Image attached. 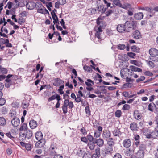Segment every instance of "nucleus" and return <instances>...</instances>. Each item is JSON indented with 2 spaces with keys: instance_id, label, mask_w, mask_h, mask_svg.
<instances>
[{
  "instance_id": "1",
  "label": "nucleus",
  "mask_w": 158,
  "mask_h": 158,
  "mask_svg": "<svg viewBox=\"0 0 158 158\" xmlns=\"http://www.w3.org/2000/svg\"><path fill=\"white\" fill-rule=\"evenodd\" d=\"M91 137V139L89 147V149L91 150H92L94 149L95 147V144L99 147H102L103 145L104 141L102 139L95 138L93 137L92 135Z\"/></svg>"
},
{
  "instance_id": "2",
  "label": "nucleus",
  "mask_w": 158,
  "mask_h": 158,
  "mask_svg": "<svg viewBox=\"0 0 158 158\" xmlns=\"http://www.w3.org/2000/svg\"><path fill=\"white\" fill-rule=\"evenodd\" d=\"M125 32H130L132 30H135L137 28V23L136 21H127L124 23Z\"/></svg>"
},
{
  "instance_id": "3",
  "label": "nucleus",
  "mask_w": 158,
  "mask_h": 158,
  "mask_svg": "<svg viewBox=\"0 0 158 158\" xmlns=\"http://www.w3.org/2000/svg\"><path fill=\"white\" fill-rule=\"evenodd\" d=\"M92 135H91L90 133H89L87 135L86 137H82L81 138V140L84 142L85 143H88V146L89 148L90 146V144L91 140Z\"/></svg>"
},
{
  "instance_id": "4",
  "label": "nucleus",
  "mask_w": 158,
  "mask_h": 158,
  "mask_svg": "<svg viewBox=\"0 0 158 158\" xmlns=\"http://www.w3.org/2000/svg\"><path fill=\"white\" fill-rule=\"evenodd\" d=\"M96 8L97 13L100 14L101 15L105 13L107 10V8H105V6L103 4L97 5Z\"/></svg>"
},
{
  "instance_id": "5",
  "label": "nucleus",
  "mask_w": 158,
  "mask_h": 158,
  "mask_svg": "<svg viewBox=\"0 0 158 158\" xmlns=\"http://www.w3.org/2000/svg\"><path fill=\"white\" fill-rule=\"evenodd\" d=\"M96 128H97L98 129L94 130V136L93 137L95 138H98L100 136L103 128L101 126H97Z\"/></svg>"
},
{
  "instance_id": "6",
  "label": "nucleus",
  "mask_w": 158,
  "mask_h": 158,
  "mask_svg": "<svg viewBox=\"0 0 158 158\" xmlns=\"http://www.w3.org/2000/svg\"><path fill=\"white\" fill-rule=\"evenodd\" d=\"M132 144V142L131 139L128 138L124 139L123 142L122 144L124 148H129Z\"/></svg>"
},
{
  "instance_id": "7",
  "label": "nucleus",
  "mask_w": 158,
  "mask_h": 158,
  "mask_svg": "<svg viewBox=\"0 0 158 158\" xmlns=\"http://www.w3.org/2000/svg\"><path fill=\"white\" fill-rule=\"evenodd\" d=\"M69 103V99H65L64 102V104L62 106L63 113L64 114H66L68 112V106Z\"/></svg>"
},
{
  "instance_id": "8",
  "label": "nucleus",
  "mask_w": 158,
  "mask_h": 158,
  "mask_svg": "<svg viewBox=\"0 0 158 158\" xmlns=\"http://www.w3.org/2000/svg\"><path fill=\"white\" fill-rule=\"evenodd\" d=\"M57 149L56 146L52 144L49 149V153L51 156L54 155L56 154V150Z\"/></svg>"
},
{
  "instance_id": "9",
  "label": "nucleus",
  "mask_w": 158,
  "mask_h": 158,
  "mask_svg": "<svg viewBox=\"0 0 158 158\" xmlns=\"http://www.w3.org/2000/svg\"><path fill=\"white\" fill-rule=\"evenodd\" d=\"M149 52L150 55L152 57H155L158 56V50L155 48H151Z\"/></svg>"
},
{
  "instance_id": "10",
  "label": "nucleus",
  "mask_w": 158,
  "mask_h": 158,
  "mask_svg": "<svg viewBox=\"0 0 158 158\" xmlns=\"http://www.w3.org/2000/svg\"><path fill=\"white\" fill-rule=\"evenodd\" d=\"M132 33V37L135 40L140 39L142 38L141 33L138 30H135Z\"/></svg>"
},
{
  "instance_id": "11",
  "label": "nucleus",
  "mask_w": 158,
  "mask_h": 158,
  "mask_svg": "<svg viewBox=\"0 0 158 158\" xmlns=\"http://www.w3.org/2000/svg\"><path fill=\"white\" fill-rule=\"evenodd\" d=\"M46 141L45 139L38 140L35 143V147L37 148H43L45 144Z\"/></svg>"
},
{
  "instance_id": "12",
  "label": "nucleus",
  "mask_w": 158,
  "mask_h": 158,
  "mask_svg": "<svg viewBox=\"0 0 158 158\" xmlns=\"http://www.w3.org/2000/svg\"><path fill=\"white\" fill-rule=\"evenodd\" d=\"M111 134L110 131L105 130L103 132L102 136L104 139L107 140L111 136Z\"/></svg>"
},
{
  "instance_id": "13",
  "label": "nucleus",
  "mask_w": 158,
  "mask_h": 158,
  "mask_svg": "<svg viewBox=\"0 0 158 158\" xmlns=\"http://www.w3.org/2000/svg\"><path fill=\"white\" fill-rule=\"evenodd\" d=\"M125 26H124V24H118L117 27L116 29L117 31L120 33H126L125 30Z\"/></svg>"
},
{
  "instance_id": "14",
  "label": "nucleus",
  "mask_w": 158,
  "mask_h": 158,
  "mask_svg": "<svg viewBox=\"0 0 158 158\" xmlns=\"http://www.w3.org/2000/svg\"><path fill=\"white\" fill-rule=\"evenodd\" d=\"M130 128L131 130L133 131H137L139 129V127L138 126L137 124L134 122L130 124Z\"/></svg>"
},
{
  "instance_id": "15",
  "label": "nucleus",
  "mask_w": 158,
  "mask_h": 158,
  "mask_svg": "<svg viewBox=\"0 0 158 158\" xmlns=\"http://www.w3.org/2000/svg\"><path fill=\"white\" fill-rule=\"evenodd\" d=\"M19 119L17 117L13 118L11 121V124L14 127H17L20 123Z\"/></svg>"
},
{
  "instance_id": "16",
  "label": "nucleus",
  "mask_w": 158,
  "mask_h": 158,
  "mask_svg": "<svg viewBox=\"0 0 158 158\" xmlns=\"http://www.w3.org/2000/svg\"><path fill=\"white\" fill-rule=\"evenodd\" d=\"M144 16L142 12L137 13L134 14V18L136 20H141L142 19Z\"/></svg>"
},
{
  "instance_id": "17",
  "label": "nucleus",
  "mask_w": 158,
  "mask_h": 158,
  "mask_svg": "<svg viewBox=\"0 0 158 158\" xmlns=\"http://www.w3.org/2000/svg\"><path fill=\"white\" fill-rule=\"evenodd\" d=\"M55 83L53 84V85L56 86H58L62 84H64V82L60 78H56L54 79Z\"/></svg>"
},
{
  "instance_id": "18",
  "label": "nucleus",
  "mask_w": 158,
  "mask_h": 158,
  "mask_svg": "<svg viewBox=\"0 0 158 158\" xmlns=\"http://www.w3.org/2000/svg\"><path fill=\"white\" fill-rule=\"evenodd\" d=\"M35 137L36 140L45 139L43 138V135L41 131H37L35 134Z\"/></svg>"
},
{
  "instance_id": "19",
  "label": "nucleus",
  "mask_w": 158,
  "mask_h": 158,
  "mask_svg": "<svg viewBox=\"0 0 158 158\" xmlns=\"http://www.w3.org/2000/svg\"><path fill=\"white\" fill-rule=\"evenodd\" d=\"M29 125L30 128L32 129L36 128L37 126V122L34 120H31L30 121Z\"/></svg>"
},
{
  "instance_id": "20",
  "label": "nucleus",
  "mask_w": 158,
  "mask_h": 158,
  "mask_svg": "<svg viewBox=\"0 0 158 158\" xmlns=\"http://www.w3.org/2000/svg\"><path fill=\"white\" fill-rule=\"evenodd\" d=\"M113 133L114 136L120 137L122 135V132L120 131V129L117 128L113 132Z\"/></svg>"
},
{
  "instance_id": "21",
  "label": "nucleus",
  "mask_w": 158,
  "mask_h": 158,
  "mask_svg": "<svg viewBox=\"0 0 158 158\" xmlns=\"http://www.w3.org/2000/svg\"><path fill=\"white\" fill-rule=\"evenodd\" d=\"M129 68L132 71L138 72H142L141 69L133 65L130 66Z\"/></svg>"
},
{
  "instance_id": "22",
  "label": "nucleus",
  "mask_w": 158,
  "mask_h": 158,
  "mask_svg": "<svg viewBox=\"0 0 158 158\" xmlns=\"http://www.w3.org/2000/svg\"><path fill=\"white\" fill-rule=\"evenodd\" d=\"M25 131L26 132L25 133V135H26L27 138V139H31L33 135L32 131L28 129Z\"/></svg>"
},
{
  "instance_id": "23",
  "label": "nucleus",
  "mask_w": 158,
  "mask_h": 158,
  "mask_svg": "<svg viewBox=\"0 0 158 158\" xmlns=\"http://www.w3.org/2000/svg\"><path fill=\"white\" fill-rule=\"evenodd\" d=\"M146 149V146L145 144L141 143L139 144V147L138 151L139 152H145V151Z\"/></svg>"
},
{
  "instance_id": "24",
  "label": "nucleus",
  "mask_w": 158,
  "mask_h": 158,
  "mask_svg": "<svg viewBox=\"0 0 158 158\" xmlns=\"http://www.w3.org/2000/svg\"><path fill=\"white\" fill-rule=\"evenodd\" d=\"M138 8L139 10H146L150 13H152L153 11V9L147 7H139Z\"/></svg>"
},
{
  "instance_id": "25",
  "label": "nucleus",
  "mask_w": 158,
  "mask_h": 158,
  "mask_svg": "<svg viewBox=\"0 0 158 158\" xmlns=\"http://www.w3.org/2000/svg\"><path fill=\"white\" fill-rule=\"evenodd\" d=\"M131 51L134 52L139 53L140 52V48L137 47L136 45L132 46L131 48Z\"/></svg>"
},
{
  "instance_id": "26",
  "label": "nucleus",
  "mask_w": 158,
  "mask_h": 158,
  "mask_svg": "<svg viewBox=\"0 0 158 158\" xmlns=\"http://www.w3.org/2000/svg\"><path fill=\"white\" fill-rule=\"evenodd\" d=\"M27 138L25 133H20L19 134V139L20 141H24L26 140Z\"/></svg>"
},
{
  "instance_id": "27",
  "label": "nucleus",
  "mask_w": 158,
  "mask_h": 158,
  "mask_svg": "<svg viewBox=\"0 0 158 158\" xmlns=\"http://www.w3.org/2000/svg\"><path fill=\"white\" fill-rule=\"evenodd\" d=\"M113 151V148L112 146H109L107 147L106 148L105 152L106 154H111Z\"/></svg>"
},
{
  "instance_id": "28",
  "label": "nucleus",
  "mask_w": 158,
  "mask_h": 158,
  "mask_svg": "<svg viewBox=\"0 0 158 158\" xmlns=\"http://www.w3.org/2000/svg\"><path fill=\"white\" fill-rule=\"evenodd\" d=\"M138 112L139 111L137 110H136L134 111L133 116L134 118L135 119H138L140 118V115Z\"/></svg>"
},
{
  "instance_id": "29",
  "label": "nucleus",
  "mask_w": 158,
  "mask_h": 158,
  "mask_svg": "<svg viewBox=\"0 0 158 158\" xmlns=\"http://www.w3.org/2000/svg\"><path fill=\"white\" fill-rule=\"evenodd\" d=\"M22 106L23 108L26 109L29 106V103L26 100H24L22 102Z\"/></svg>"
},
{
  "instance_id": "30",
  "label": "nucleus",
  "mask_w": 158,
  "mask_h": 158,
  "mask_svg": "<svg viewBox=\"0 0 158 158\" xmlns=\"http://www.w3.org/2000/svg\"><path fill=\"white\" fill-rule=\"evenodd\" d=\"M54 35H55L56 36H57L59 35L60 34L57 31H54L53 33L52 34L49 33L48 35L49 39L52 40L53 38L54 37L53 36Z\"/></svg>"
},
{
  "instance_id": "31",
  "label": "nucleus",
  "mask_w": 158,
  "mask_h": 158,
  "mask_svg": "<svg viewBox=\"0 0 158 158\" xmlns=\"http://www.w3.org/2000/svg\"><path fill=\"white\" fill-rule=\"evenodd\" d=\"M121 7L126 10L128 9L131 10L132 9L131 5L128 3H126V4L122 5V6Z\"/></svg>"
},
{
  "instance_id": "32",
  "label": "nucleus",
  "mask_w": 158,
  "mask_h": 158,
  "mask_svg": "<svg viewBox=\"0 0 158 158\" xmlns=\"http://www.w3.org/2000/svg\"><path fill=\"white\" fill-rule=\"evenodd\" d=\"M143 134L146 137L147 139L152 138L151 132H149L148 131H145L143 132Z\"/></svg>"
},
{
  "instance_id": "33",
  "label": "nucleus",
  "mask_w": 158,
  "mask_h": 158,
  "mask_svg": "<svg viewBox=\"0 0 158 158\" xmlns=\"http://www.w3.org/2000/svg\"><path fill=\"white\" fill-rule=\"evenodd\" d=\"M6 135L9 138L13 140L15 143H16V139L14 137L12 136L10 132L6 133Z\"/></svg>"
},
{
  "instance_id": "34",
  "label": "nucleus",
  "mask_w": 158,
  "mask_h": 158,
  "mask_svg": "<svg viewBox=\"0 0 158 158\" xmlns=\"http://www.w3.org/2000/svg\"><path fill=\"white\" fill-rule=\"evenodd\" d=\"M145 152H139L138 151L136 153V156L137 158H143Z\"/></svg>"
},
{
  "instance_id": "35",
  "label": "nucleus",
  "mask_w": 158,
  "mask_h": 158,
  "mask_svg": "<svg viewBox=\"0 0 158 158\" xmlns=\"http://www.w3.org/2000/svg\"><path fill=\"white\" fill-rule=\"evenodd\" d=\"M27 130V125L25 123H23L19 129V130L20 131H25Z\"/></svg>"
},
{
  "instance_id": "36",
  "label": "nucleus",
  "mask_w": 158,
  "mask_h": 158,
  "mask_svg": "<svg viewBox=\"0 0 158 158\" xmlns=\"http://www.w3.org/2000/svg\"><path fill=\"white\" fill-rule=\"evenodd\" d=\"M7 113V109L5 106L2 107L0 109V113L3 115H5Z\"/></svg>"
},
{
  "instance_id": "37",
  "label": "nucleus",
  "mask_w": 158,
  "mask_h": 158,
  "mask_svg": "<svg viewBox=\"0 0 158 158\" xmlns=\"http://www.w3.org/2000/svg\"><path fill=\"white\" fill-rule=\"evenodd\" d=\"M77 97H76L75 99V101L77 103L81 102V103L83 105V100L80 97L79 94H77Z\"/></svg>"
},
{
  "instance_id": "38",
  "label": "nucleus",
  "mask_w": 158,
  "mask_h": 158,
  "mask_svg": "<svg viewBox=\"0 0 158 158\" xmlns=\"http://www.w3.org/2000/svg\"><path fill=\"white\" fill-rule=\"evenodd\" d=\"M92 67H90L87 65H84L83 66V69L85 71H87L88 72L91 73L93 71L92 69Z\"/></svg>"
},
{
  "instance_id": "39",
  "label": "nucleus",
  "mask_w": 158,
  "mask_h": 158,
  "mask_svg": "<svg viewBox=\"0 0 158 158\" xmlns=\"http://www.w3.org/2000/svg\"><path fill=\"white\" fill-rule=\"evenodd\" d=\"M152 138L153 139H156L157 137L158 136V131L155 129V130L152 131L151 132Z\"/></svg>"
},
{
  "instance_id": "40",
  "label": "nucleus",
  "mask_w": 158,
  "mask_h": 158,
  "mask_svg": "<svg viewBox=\"0 0 158 158\" xmlns=\"http://www.w3.org/2000/svg\"><path fill=\"white\" fill-rule=\"evenodd\" d=\"M156 108V106L154 103H150L148 106V110L151 111L152 112L154 108Z\"/></svg>"
},
{
  "instance_id": "41",
  "label": "nucleus",
  "mask_w": 158,
  "mask_h": 158,
  "mask_svg": "<svg viewBox=\"0 0 158 158\" xmlns=\"http://www.w3.org/2000/svg\"><path fill=\"white\" fill-rule=\"evenodd\" d=\"M112 5H115L120 7L122 6V4L120 2V0H114L113 1Z\"/></svg>"
},
{
  "instance_id": "42",
  "label": "nucleus",
  "mask_w": 158,
  "mask_h": 158,
  "mask_svg": "<svg viewBox=\"0 0 158 158\" xmlns=\"http://www.w3.org/2000/svg\"><path fill=\"white\" fill-rule=\"evenodd\" d=\"M35 7L37 9H40L41 8H45L44 6L40 2H37L35 4Z\"/></svg>"
},
{
  "instance_id": "43",
  "label": "nucleus",
  "mask_w": 158,
  "mask_h": 158,
  "mask_svg": "<svg viewBox=\"0 0 158 158\" xmlns=\"http://www.w3.org/2000/svg\"><path fill=\"white\" fill-rule=\"evenodd\" d=\"M6 124V119L3 117H0V125L4 126Z\"/></svg>"
},
{
  "instance_id": "44",
  "label": "nucleus",
  "mask_w": 158,
  "mask_h": 158,
  "mask_svg": "<svg viewBox=\"0 0 158 158\" xmlns=\"http://www.w3.org/2000/svg\"><path fill=\"white\" fill-rule=\"evenodd\" d=\"M0 71L3 74H6L7 73L8 70L5 68H2L0 65Z\"/></svg>"
},
{
  "instance_id": "45",
  "label": "nucleus",
  "mask_w": 158,
  "mask_h": 158,
  "mask_svg": "<svg viewBox=\"0 0 158 158\" xmlns=\"http://www.w3.org/2000/svg\"><path fill=\"white\" fill-rule=\"evenodd\" d=\"M132 84L131 83L129 82L127 83L124 84L123 85V88H131L132 87Z\"/></svg>"
},
{
  "instance_id": "46",
  "label": "nucleus",
  "mask_w": 158,
  "mask_h": 158,
  "mask_svg": "<svg viewBox=\"0 0 158 158\" xmlns=\"http://www.w3.org/2000/svg\"><path fill=\"white\" fill-rule=\"evenodd\" d=\"M92 155L89 152L87 153L85 152L84 153L82 158H92Z\"/></svg>"
},
{
  "instance_id": "47",
  "label": "nucleus",
  "mask_w": 158,
  "mask_h": 158,
  "mask_svg": "<svg viewBox=\"0 0 158 158\" xmlns=\"http://www.w3.org/2000/svg\"><path fill=\"white\" fill-rule=\"evenodd\" d=\"M113 9H109L107 11H106L105 14L106 17L109 16L112 13L114 12V10H113Z\"/></svg>"
},
{
  "instance_id": "48",
  "label": "nucleus",
  "mask_w": 158,
  "mask_h": 158,
  "mask_svg": "<svg viewBox=\"0 0 158 158\" xmlns=\"http://www.w3.org/2000/svg\"><path fill=\"white\" fill-rule=\"evenodd\" d=\"M85 111L86 114L88 115V117H89L90 115L91 111L89 109V105H88V106H87L85 108Z\"/></svg>"
},
{
  "instance_id": "49",
  "label": "nucleus",
  "mask_w": 158,
  "mask_h": 158,
  "mask_svg": "<svg viewBox=\"0 0 158 158\" xmlns=\"http://www.w3.org/2000/svg\"><path fill=\"white\" fill-rule=\"evenodd\" d=\"M117 48L120 50H123L126 48V46L125 44H119L117 45Z\"/></svg>"
},
{
  "instance_id": "50",
  "label": "nucleus",
  "mask_w": 158,
  "mask_h": 158,
  "mask_svg": "<svg viewBox=\"0 0 158 158\" xmlns=\"http://www.w3.org/2000/svg\"><path fill=\"white\" fill-rule=\"evenodd\" d=\"M115 115L116 117L119 118L121 116L122 113L120 110H117L115 112Z\"/></svg>"
},
{
  "instance_id": "51",
  "label": "nucleus",
  "mask_w": 158,
  "mask_h": 158,
  "mask_svg": "<svg viewBox=\"0 0 158 158\" xmlns=\"http://www.w3.org/2000/svg\"><path fill=\"white\" fill-rule=\"evenodd\" d=\"M133 153V150L130 148L127 149L125 152V154L127 156H130Z\"/></svg>"
},
{
  "instance_id": "52",
  "label": "nucleus",
  "mask_w": 158,
  "mask_h": 158,
  "mask_svg": "<svg viewBox=\"0 0 158 158\" xmlns=\"http://www.w3.org/2000/svg\"><path fill=\"white\" fill-rule=\"evenodd\" d=\"M130 108V106L129 104H125L122 108V110H129Z\"/></svg>"
},
{
  "instance_id": "53",
  "label": "nucleus",
  "mask_w": 158,
  "mask_h": 158,
  "mask_svg": "<svg viewBox=\"0 0 158 158\" xmlns=\"http://www.w3.org/2000/svg\"><path fill=\"white\" fill-rule=\"evenodd\" d=\"M127 54L129 57L132 58H135V57L136 56L135 53L131 52H127Z\"/></svg>"
},
{
  "instance_id": "54",
  "label": "nucleus",
  "mask_w": 158,
  "mask_h": 158,
  "mask_svg": "<svg viewBox=\"0 0 158 158\" xmlns=\"http://www.w3.org/2000/svg\"><path fill=\"white\" fill-rule=\"evenodd\" d=\"M111 3H109V2H108L107 4H106V7H105V8H107V9L108 8H109V7H110V8L111 9H117V8H116V6L114 5H113V6H111Z\"/></svg>"
},
{
  "instance_id": "55",
  "label": "nucleus",
  "mask_w": 158,
  "mask_h": 158,
  "mask_svg": "<svg viewBox=\"0 0 158 158\" xmlns=\"http://www.w3.org/2000/svg\"><path fill=\"white\" fill-rule=\"evenodd\" d=\"M83 151L81 148L78 149L77 155L79 156H81L83 153Z\"/></svg>"
},
{
  "instance_id": "56",
  "label": "nucleus",
  "mask_w": 158,
  "mask_h": 158,
  "mask_svg": "<svg viewBox=\"0 0 158 158\" xmlns=\"http://www.w3.org/2000/svg\"><path fill=\"white\" fill-rule=\"evenodd\" d=\"M52 17L53 20V23L54 24H55L56 23L58 22L59 20L57 15H56V17L53 16H52Z\"/></svg>"
},
{
  "instance_id": "57",
  "label": "nucleus",
  "mask_w": 158,
  "mask_h": 158,
  "mask_svg": "<svg viewBox=\"0 0 158 158\" xmlns=\"http://www.w3.org/2000/svg\"><path fill=\"white\" fill-rule=\"evenodd\" d=\"M6 102V100L3 98H0V106H2L4 105Z\"/></svg>"
},
{
  "instance_id": "58",
  "label": "nucleus",
  "mask_w": 158,
  "mask_h": 158,
  "mask_svg": "<svg viewBox=\"0 0 158 158\" xmlns=\"http://www.w3.org/2000/svg\"><path fill=\"white\" fill-rule=\"evenodd\" d=\"M25 148L27 151H31L32 148L31 145V144L27 143L26 144Z\"/></svg>"
},
{
  "instance_id": "59",
  "label": "nucleus",
  "mask_w": 158,
  "mask_h": 158,
  "mask_svg": "<svg viewBox=\"0 0 158 158\" xmlns=\"http://www.w3.org/2000/svg\"><path fill=\"white\" fill-rule=\"evenodd\" d=\"M12 106L13 107L18 108L19 106V104L18 102H14L12 103Z\"/></svg>"
},
{
  "instance_id": "60",
  "label": "nucleus",
  "mask_w": 158,
  "mask_h": 158,
  "mask_svg": "<svg viewBox=\"0 0 158 158\" xmlns=\"http://www.w3.org/2000/svg\"><path fill=\"white\" fill-rule=\"evenodd\" d=\"M80 131L84 135H85L87 134V131L84 127H83L80 130Z\"/></svg>"
},
{
  "instance_id": "61",
  "label": "nucleus",
  "mask_w": 158,
  "mask_h": 158,
  "mask_svg": "<svg viewBox=\"0 0 158 158\" xmlns=\"http://www.w3.org/2000/svg\"><path fill=\"white\" fill-rule=\"evenodd\" d=\"M56 94L55 95H53L52 96H51V97L49 98L48 99V101L50 102L51 101H52L56 99Z\"/></svg>"
},
{
  "instance_id": "62",
  "label": "nucleus",
  "mask_w": 158,
  "mask_h": 158,
  "mask_svg": "<svg viewBox=\"0 0 158 158\" xmlns=\"http://www.w3.org/2000/svg\"><path fill=\"white\" fill-rule=\"evenodd\" d=\"M57 2H56L55 4V7L56 8L59 9L60 7L59 6L61 5L60 0H57Z\"/></svg>"
},
{
  "instance_id": "63",
  "label": "nucleus",
  "mask_w": 158,
  "mask_h": 158,
  "mask_svg": "<svg viewBox=\"0 0 158 158\" xmlns=\"http://www.w3.org/2000/svg\"><path fill=\"white\" fill-rule=\"evenodd\" d=\"M60 22L61 25L62 26L63 28L64 29H66V27L65 25V22L64 21L63 19H61V21H60Z\"/></svg>"
},
{
  "instance_id": "64",
  "label": "nucleus",
  "mask_w": 158,
  "mask_h": 158,
  "mask_svg": "<svg viewBox=\"0 0 158 158\" xmlns=\"http://www.w3.org/2000/svg\"><path fill=\"white\" fill-rule=\"evenodd\" d=\"M101 32H98L96 31V32L95 34V37L97 38L98 40L101 39V37H100V35Z\"/></svg>"
}]
</instances>
